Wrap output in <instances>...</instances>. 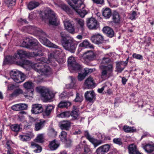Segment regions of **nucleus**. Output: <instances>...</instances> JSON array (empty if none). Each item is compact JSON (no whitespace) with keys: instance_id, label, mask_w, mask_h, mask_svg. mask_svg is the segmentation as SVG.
<instances>
[{"instance_id":"6ab92c4d","label":"nucleus","mask_w":154,"mask_h":154,"mask_svg":"<svg viewBox=\"0 0 154 154\" xmlns=\"http://www.w3.org/2000/svg\"><path fill=\"white\" fill-rule=\"evenodd\" d=\"M110 146L108 144L99 147L96 150L97 154H104L109 150Z\"/></svg>"},{"instance_id":"bf43d9fd","label":"nucleus","mask_w":154,"mask_h":154,"mask_svg":"<svg viewBox=\"0 0 154 154\" xmlns=\"http://www.w3.org/2000/svg\"><path fill=\"white\" fill-rule=\"evenodd\" d=\"M113 141L114 143L119 145L122 144L121 139L119 138L114 139Z\"/></svg>"},{"instance_id":"1a4fd4ad","label":"nucleus","mask_w":154,"mask_h":154,"mask_svg":"<svg viewBox=\"0 0 154 154\" xmlns=\"http://www.w3.org/2000/svg\"><path fill=\"white\" fill-rule=\"evenodd\" d=\"M86 22L87 26L90 29H96L99 26V23L94 18L88 19Z\"/></svg>"},{"instance_id":"a211bd4d","label":"nucleus","mask_w":154,"mask_h":154,"mask_svg":"<svg viewBox=\"0 0 154 154\" xmlns=\"http://www.w3.org/2000/svg\"><path fill=\"white\" fill-rule=\"evenodd\" d=\"M30 53H27L22 50H18L17 51V54L14 56V57L16 59L20 58V60L22 59V58L24 57L30 56L29 55Z\"/></svg>"},{"instance_id":"4d7b16f0","label":"nucleus","mask_w":154,"mask_h":154,"mask_svg":"<svg viewBox=\"0 0 154 154\" xmlns=\"http://www.w3.org/2000/svg\"><path fill=\"white\" fill-rule=\"evenodd\" d=\"M20 110L26 109L27 108V105L25 103H19Z\"/></svg>"},{"instance_id":"5fc2aeb1","label":"nucleus","mask_w":154,"mask_h":154,"mask_svg":"<svg viewBox=\"0 0 154 154\" xmlns=\"http://www.w3.org/2000/svg\"><path fill=\"white\" fill-rule=\"evenodd\" d=\"M86 76V75L84 72L82 74L79 73L78 75V80L79 81H82L85 78Z\"/></svg>"},{"instance_id":"ddd939ff","label":"nucleus","mask_w":154,"mask_h":154,"mask_svg":"<svg viewBox=\"0 0 154 154\" xmlns=\"http://www.w3.org/2000/svg\"><path fill=\"white\" fill-rule=\"evenodd\" d=\"M43 111V109L41 104H35L32 105L31 111L33 114H38L42 113Z\"/></svg>"},{"instance_id":"473e14b6","label":"nucleus","mask_w":154,"mask_h":154,"mask_svg":"<svg viewBox=\"0 0 154 154\" xmlns=\"http://www.w3.org/2000/svg\"><path fill=\"white\" fill-rule=\"evenodd\" d=\"M79 46L80 47H83L85 48H89L91 49H94V48L93 45L91 44L87 40L84 41L82 42L79 45Z\"/></svg>"},{"instance_id":"f257e3e1","label":"nucleus","mask_w":154,"mask_h":154,"mask_svg":"<svg viewBox=\"0 0 154 154\" xmlns=\"http://www.w3.org/2000/svg\"><path fill=\"white\" fill-rule=\"evenodd\" d=\"M41 42L44 45L53 48L59 49L58 50H55L48 55V59L44 57H42L37 59V60L39 61L37 63H32V68L35 71L39 73L40 70L43 65V63H48L52 62L57 61L56 59L59 54L62 51V50L57 45L52 43L48 39L46 38H43L41 39Z\"/></svg>"},{"instance_id":"09e8293b","label":"nucleus","mask_w":154,"mask_h":154,"mask_svg":"<svg viewBox=\"0 0 154 154\" xmlns=\"http://www.w3.org/2000/svg\"><path fill=\"white\" fill-rule=\"evenodd\" d=\"M21 140L23 141H26L29 140L30 137L29 134L21 135L20 136Z\"/></svg>"},{"instance_id":"a18cd8bd","label":"nucleus","mask_w":154,"mask_h":154,"mask_svg":"<svg viewBox=\"0 0 154 154\" xmlns=\"http://www.w3.org/2000/svg\"><path fill=\"white\" fill-rule=\"evenodd\" d=\"M35 141L39 143H42L44 142V134H38L35 140Z\"/></svg>"},{"instance_id":"603ef678","label":"nucleus","mask_w":154,"mask_h":154,"mask_svg":"<svg viewBox=\"0 0 154 154\" xmlns=\"http://www.w3.org/2000/svg\"><path fill=\"white\" fill-rule=\"evenodd\" d=\"M95 70V69H89L88 68H85L84 69V73L86 76L88 74L91 73Z\"/></svg>"},{"instance_id":"20e7f679","label":"nucleus","mask_w":154,"mask_h":154,"mask_svg":"<svg viewBox=\"0 0 154 154\" xmlns=\"http://www.w3.org/2000/svg\"><path fill=\"white\" fill-rule=\"evenodd\" d=\"M68 62L69 69L71 72H73L74 71L80 69L81 66L76 62L74 57L72 56L69 57Z\"/></svg>"},{"instance_id":"4468645a","label":"nucleus","mask_w":154,"mask_h":154,"mask_svg":"<svg viewBox=\"0 0 154 154\" xmlns=\"http://www.w3.org/2000/svg\"><path fill=\"white\" fill-rule=\"evenodd\" d=\"M103 36L99 34H95L91 37V40L92 42L99 44L102 43L103 41Z\"/></svg>"},{"instance_id":"6e6d98bb","label":"nucleus","mask_w":154,"mask_h":154,"mask_svg":"<svg viewBox=\"0 0 154 154\" xmlns=\"http://www.w3.org/2000/svg\"><path fill=\"white\" fill-rule=\"evenodd\" d=\"M132 57L134 58H135L138 60H141L143 59V57L142 55L136 53H134L132 55Z\"/></svg>"},{"instance_id":"cd10ccee","label":"nucleus","mask_w":154,"mask_h":154,"mask_svg":"<svg viewBox=\"0 0 154 154\" xmlns=\"http://www.w3.org/2000/svg\"><path fill=\"white\" fill-rule=\"evenodd\" d=\"M84 54L86 55V58L89 60H93L96 58V54L91 51L85 52Z\"/></svg>"},{"instance_id":"9d476101","label":"nucleus","mask_w":154,"mask_h":154,"mask_svg":"<svg viewBox=\"0 0 154 154\" xmlns=\"http://www.w3.org/2000/svg\"><path fill=\"white\" fill-rule=\"evenodd\" d=\"M40 92L41 96L45 102L50 100L54 97L53 94L51 92L48 90H41Z\"/></svg>"},{"instance_id":"a19ab883","label":"nucleus","mask_w":154,"mask_h":154,"mask_svg":"<svg viewBox=\"0 0 154 154\" xmlns=\"http://www.w3.org/2000/svg\"><path fill=\"white\" fill-rule=\"evenodd\" d=\"M44 122L40 121L36 122L35 124V130L38 131L41 129L44 126Z\"/></svg>"},{"instance_id":"f3484780","label":"nucleus","mask_w":154,"mask_h":154,"mask_svg":"<svg viewBox=\"0 0 154 154\" xmlns=\"http://www.w3.org/2000/svg\"><path fill=\"white\" fill-rule=\"evenodd\" d=\"M85 85L88 89L91 88L95 87L96 85L93 78L91 77H88L84 83Z\"/></svg>"},{"instance_id":"6e6552de","label":"nucleus","mask_w":154,"mask_h":154,"mask_svg":"<svg viewBox=\"0 0 154 154\" xmlns=\"http://www.w3.org/2000/svg\"><path fill=\"white\" fill-rule=\"evenodd\" d=\"M24 87L27 89H30V91L28 92L25 95L26 98L28 97H32L33 95V89L34 86V83L31 81H28L25 82L23 85Z\"/></svg>"},{"instance_id":"423d86ee","label":"nucleus","mask_w":154,"mask_h":154,"mask_svg":"<svg viewBox=\"0 0 154 154\" xmlns=\"http://www.w3.org/2000/svg\"><path fill=\"white\" fill-rule=\"evenodd\" d=\"M47 12L46 16L49 20V24L51 25H57V17L55 13L50 9L47 10Z\"/></svg>"},{"instance_id":"de8ad7c7","label":"nucleus","mask_w":154,"mask_h":154,"mask_svg":"<svg viewBox=\"0 0 154 154\" xmlns=\"http://www.w3.org/2000/svg\"><path fill=\"white\" fill-rule=\"evenodd\" d=\"M75 86V79L71 77V82L69 84L66 85V87L68 88H73Z\"/></svg>"},{"instance_id":"aec40b11","label":"nucleus","mask_w":154,"mask_h":154,"mask_svg":"<svg viewBox=\"0 0 154 154\" xmlns=\"http://www.w3.org/2000/svg\"><path fill=\"white\" fill-rule=\"evenodd\" d=\"M40 70L39 73L42 75H48L52 73V70L50 67L48 65H44Z\"/></svg>"},{"instance_id":"bb28decb","label":"nucleus","mask_w":154,"mask_h":154,"mask_svg":"<svg viewBox=\"0 0 154 154\" xmlns=\"http://www.w3.org/2000/svg\"><path fill=\"white\" fill-rule=\"evenodd\" d=\"M103 32L106 34L109 37H112L114 35V32L113 30L109 27H105L103 28Z\"/></svg>"},{"instance_id":"4be33fe9","label":"nucleus","mask_w":154,"mask_h":154,"mask_svg":"<svg viewBox=\"0 0 154 154\" xmlns=\"http://www.w3.org/2000/svg\"><path fill=\"white\" fill-rule=\"evenodd\" d=\"M70 126L71 122L69 121H63L59 124V127L62 130L68 131Z\"/></svg>"},{"instance_id":"13d9d810","label":"nucleus","mask_w":154,"mask_h":154,"mask_svg":"<svg viewBox=\"0 0 154 154\" xmlns=\"http://www.w3.org/2000/svg\"><path fill=\"white\" fill-rule=\"evenodd\" d=\"M11 109L15 111L20 110V104H17L12 106H11Z\"/></svg>"},{"instance_id":"c85d7f7f","label":"nucleus","mask_w":154,"mask_h":154,"mask_svg":"<svg viewBox=\"0 0 154 154\" xmlns=\"http://www.w3.org/2000/svg\"><path fill=\"white\" fill-rule=\"evenodd\" d=\"M75 21L77 26L79 27L78 28L82 31L83 30L85 26L84 20L81 19L77 18L75 19Z\"/></svg>"},{"instance_id":"37998d69","label":"nucleus","mask_w":154,"mask_h":154,"mask_svg":"<svg viewBox=\"0 0 154 154\" xmlns=\"http://www.w3.org/2000/svg\"><path fill=\"white\" fill-rule=\"evenodd\" d=\"M133 127H131L127 125H125L123 128L124 131L127 133L133 132L136 131Z\"/></svg>"},{"instance_id":"3c124183","label":"nucleus","mask_w":154,"mask_h":154,"mask_svg":"<svg viewBox=\"0 0 154 154\" xmlns=\"http://www.w3.org/2000/svg\"><path fill=\"white\" fill-rule=\"evenodd\" d=\"M74 101L76 102H81L82 101V97L79 93H77L76 94V97Z\"/></svg>"},{"instance_id":"e433bc0d","label":"nucleus","mask_w":154,"mask_h":154,"mask_svg":"<svg viewBox=\"0 0 154 154\" xmlns=\"http://www.w3.org/2000/svg\"><path fill=\"white\" fill-rule=\"evenodd\" d=\"M59 146L58 142L55 140L51 141L49 144V146L51 150H54L56 149Z\"/></svg>"},{"instance_id":"e2e57ef3","label":"nucleus","mask_w":154,"mask_h":154,"mask_svg":"<svg viewBox=\"0 0 154 154\" xmlns=\"http://www.w3.org/2000/svg\"><path fill=\"white\" fill-rule=\"evenodd\" d=\"M84 152H89L90 151V149L88 146L86 144L84 145Z\"/></svg>"},{"instance_id":"79ce46f5","label":"nucleus","mask_w":154,"mask_h":154,"mask_svg":"<svg viewBox=\"0 0 154 154\" xmlns=\"http://www.w3.org/2000/svg\"><path fill=\"white\" fill-rule=\"evenodd\" d=\"M60 34L61 37V43L70 37L66 34L65 32H60Z\"/></svg>"},{"instance_id":"f03ea898","label":"nucleus","mask_w":154,"mask_h":154,"mask_svg":"<svg viewBox=\"0 0 154 154\" xmlns=\"http://www.w3.org/2000/svg\"><path fill=\"white\" fill-rule=\"evenodd\" d=\"M61 43L66 50L72 53L75 52L76 47V44L72 38L70 37L69 38Z\"/></svg>"},{"instance_id":"393cba45","label":"nucleus","mask_w":154,"mask_h":154,"mask_svg":"<svg viewBox=\"0 0 154 154\" xmlns=\"http://www.w3.org/2000/svg\"><path fill=\"white\" fill-rule=\"evenodd\" d=\"M29 43L31 45H33L34 42H33V40L30 39L29 38H24L21 43V46L23 47L27 48L29 46Z\"/></svg>"},{"instance_id":"c756f323","label":"nucleus","mask_w":154,"mask_h":154,"mask_svg":"<svg viewBox=\"0 0 154 154\" xmlns=\"http://www.w3.org/2000/svg\"><path fill=\"white\" fill-rule=\"evenodd\" d=\"M54 108V106L52 105H48L46 106L45 109L43 113V115L47 116H49Z\"/></svg>"},{"instance_id":"7ed1b4c3","label":"nucleus","mask_w":154,"mask_h":154,"mask_svg":"<svg viewBox=\"0 0 154 154\" xmlns=\"http://www.w3.org/2000/svg\"><path fill=\"white\" fill-rule=\"evenodd\" d=\"M11 78L17 83H20L25 79L24 75L18 71H12L10 73Z\"/></svg>"},{"instance_id":"58836bf2","label":"nucleus","mask_w":154,"mask_h":154,"mask_svg":"<svg viewBox=\"0 0 154 154\" xmlns=\"http://www.w3.org/2000/svg\"><path fill=\"white\" fill-rule=\"evenodd\" d=\"M143 149L147 152H151L154 151V144H147L143 147Z\"/></svg>"},{"instance_id":"412c9836","label":"nucleus","mask_w":154,"mask_h":154,"mask_svg":"<svg viewBox=\"0 0 154 154\" xmlns=\"http://www.w3.org/2000/svg\"><path fill=\"white\" fill-rule=\"evenodd\" d=\"M55 4L57 7L65 11L67 14H72V11L71 10L67 5L63 2H61L58 3H55Z\"/></svg>"},{"instance_id":"4c0bfd02","label":"nucleus","mask_w":154,"mask_h":154,"mask_svg":"<svg viewBox=\"0 0 154 154\" xmlns=\"http://www.w3.org/2000/svg\"><path fill=\"white\" fill-rule=\"evenodd\" d=\"M112 19L114 22L119 23L120 21V17L119 13L115 11L112 14Z\"/></svg>"},{"instance_id":"5701e85b","label":"nucleus","mask_w":154,"mask_h":154,"mask_svg":"<svg viewBox=\"0 0 154 154\" xmlns=\"http://www.w3.org/2000/svg\"><path fill=\"white\" fill-rule=\"evenodd\" d=\"M85 7V6L83 8H82L80 5H79V7L76 6L75 8L74 9L81 17H84L87 14L86 11L84 9Z\"/></svg>"},{"instance_id":"a878e982","label":"nucleus","mask_w":154,"mask_h":154,"mask_svg":"<svg viewBox=\"0 0 154 154\" xmlns=\"http://www.w3.org/2000/svg\"><path fill=\"white\" fill-rule=\"evenodd\" d=\"M15 64L17 65L23 66L25 65H29L32 66V63L30 61L26 60L21 59L15 62Z\"/></svg>"},{"instance_id":"8fccbe9b","label":"nucleus","mask_w":154,"mask_h":154,"mask_svg":"<svg viewBox=\"0 0 154 154\" xmlns=\"http://www.w3.org/2000/svg\"><path fill=\"white\" fill-rule=\"evenodd\" d=\"M71 116L72 117L73 119H75L79 115V111H72L70 113Z\"/></svg>"},{"instance_id":"72a5a7b5","label":"nucleus","mask_w":154,"mask_h":154,"mask_svg":"<svg viewBox=\"0 0 154 154\" xmlns=\"http://www.w3.org/2000/svg\"><path fill=\"white\" fill-rule=\"evenodd\" d=\"M74 5L72 6V8L74 9L75 8L76 6L79 7L80 5L82 8H83L85 6V5L83 4V2L81 0H71Z\"/></svg>"},{"instance_id":"ea45409f","label":"nucleus","mask_w":154,"mask_h":154,"mask_svg":"<svg viewBox=\"0 0 154 154\" xmlns=\"http://www.w3.org/2000/svg\"><path fill=\"white\" fill-rule=\"evenodd\" d=\"M111 10L108 8H105L103 12V15L106 19L109 18L111 15Z\"/></svg>"},{"instance_id":"39448f33","label":"nucleus","mask_w":154,"mask_h":154,"mask_svg":"<svg viewBox=\"0 0 154 154\" xmlns=\"http://www.w3.org/2000/svg\"><path fill=\"white\" fill-rule=\"evenodd\" d=\"M33 42H34V45H32L35 46V49L38 51L37 52H34L29 53L30 56L34 57L37 56H42L43 54L42 52L43 51V48L36 39H33Z\"/></svg>"},{"instance_id":"052dcab7","label":"nucleus","mask_w":154,"mask_h":154,"mask_svg":"<svg viewBox=\"0 0 154 154\" xmlns=\"http://www.w3.org/2000/svg\"><path fill=\"white\" fill-rule=\"evenodd\" d=\"M60 115L62 117H68L69 116L70 113L69 111H66L62 113Z\"/></svg>"},{"instance_id":"f8f14e48","label":"nucleus","mask_w":154,"mask_h":154,"mask_svg":"<svg viewBox=\"0 0 154 154\" xmlns=\"http://www.w3.org/2000/svg\"><path fill=\"white\" fill-rule=\"evenodd\" d=\"M129 59L128 57L126 60L124 62L121 61L116 62V70L119 73H121L124 69L125 67L127 66Z\"/></svg>"},{"instance_id":"338daca9","label":"nucleus","mask_w":154,"mask_h":154,"mask_svg":"<svg viewBox=\"0 0 154 154\" xmlns=\"http://www.w3.org/2000/svg\"><path fill=\"white\" fill-rule=\"evenodd\" d=\"M137 15L136 12L135 11H133L131 14L130 18L132 19H134L135 18L136 16Z\"/></svg>"},{"instance_id":"2eb2a0df","label":"nucleus","mask_w":154,"mask_h":154,"mask_svg":"<svg viewBox=\"0 0 154 154\" xmlns=\"http://www.w3.org/2000/svg\"><path fill=\"white\" fill-rule=\"evenodd\" d=\"M28 29L31 32L33 33V34L42 37V35L45 34V33L42 29L34 26H30L29 27Z\"/></svg>"},{"instance_id":"c9c22d12","label":"nucleus","mask_w":154,"mask_h":154,"mask_svg":"<svg viewBox=\"0 0 154 154\" xmlns=\"http://www.w3.org/2000/svg\"><path fill=\"white\" fill-rule=\"evenodd\" d=\"M23 93V91L20 88H18L14 90L13 92L10 95V97H16L20 94H22Z\"/></svg>"},{"instance_id":"7c9ffc66","label":"nucleus","mask_w":154,"mask_h":154,"mask_svg":"<svg viewBox=\"0 0 154 154\" xmlns=\"http://www.w3.org/2000/svg\"><path fill=\"white\" fill-rule=\"evenodd\" d=\"M30 147L34 149L33 151L35 152L39 153L42 151V148L41 146L35 143L32 142Z\"/></svg>"},{"instance_id":"49530a36","label":"nucleus","mask_w":154,"mask_h":154,"mask_svg":"<svg viewBox=\"0 0 154 154\" xmlns=\"http://www.w3.org/2000/svg\"><path fill=\"white\" fill-rule=\"evenodd\" d=\"M67 133L64 131H62L59 135L61 140L63 142H66V141Z\"/></svg>"},{"instance_id":"774afa93","label":"nucleus","mask_w":154,"mask_h":154,"mask_svg":"<svg viewBox=\"0 0 154 154\" xmlns=\"http://www.w3.org/2000/svg\"><path fill=\"white\" fill-rule=\"evenodd\" d=\"M122 84L125 85L127 81V79L125 77H123L122 78Z\"/></svg>"},{"instance_id":"b1692460","label":"nucleus","mask_w":154,"mask_h":154,"mask_svg":"<svg viewBox=\"0 0 154 154\" xmlns=\"http://www.w3.org/2000/svg\"><path fill=\"white\" fill-rule=\"evenodd\" d=\"M85 96L87 101L91 102L95 96V94L93 91H87L85 93Z\"/></svg>"},{"instance_id":"2f4dec72","label":"nucleus","mask_w":154,"mask_h":154,"mask_svg":"<svg viewBox=\"0 0 154 154\" xmlns=\"http://www.w3.org/2000/svg\"><path fill=\"white\" fill-rule=\"evenodd\" d=\"M39 5L38 2L35 1H31L27 5V8L29 10H31L38 6Z\"/></svg>"},{"instance_id":"f704fd0d","label":"nucleus","mask_w":154,"mask_h":154,"mask_svg":"<svg viewBox=\"0 0 154 154\" xmlns=\"http://www.w3.org/2000/svg\"><path fill=\"white\" fill-rule=\"evenodd\" d=\"M71 105V103L68 101H62L60 102L58 105L59 108L63 109L66 108V109Z\"/></svg>"},{"instance_id":"c03bdc74","label":"nucleus","mask_w":154,"mask_h":154,"mask_svg":"<svg viewBox=\"0 0 154 154\" xmlns=\"http://www.w3.org/2000/svg\"><path fill=\"white\" fill-rule=\"evenodd\" d=\"M20 125L17 124H13L11 125L10 128L13 131L15 132H18L20 129Z\"/></svg>"},{"instance_id":"680f3d73","label":"nucleus","mask_w":154,"mask_h":154,"mask_svg":"<svg viewBox=\"0 0 154 154\" xmlns=\"http://www.w3.org/2000/svg\"><path fill=\"white\" fill-rule=\"evenodd\" d=\"M110 61V60L109 58L104 57L103 58L102 63L103 64H108Z\"/></svg>"},{"instance_id":"0eeeda50","label":"nucleus","mask_w":154,"mask_h":154,"mask_svg":"<svg viewBox=\"0 0 154 154\" xmlns=\"http://www.w3.org/2000/svg\"><path fill=\"white\" fill-rule=\"evenodd\" d=\"M99 67L101 70V76L102 78L106 77L108 72H111L113 71V66L112 64L107 66L101 64L100 66Z\"/></svg>"},{"instance_id":"0e129e2a","label":"nucleus","mask_w":154,"mask_h":154,"mask_svg":"<svg viewBox=\"0 0 154 154\" xmlns=\"http://www.w3.org/2000/svg\"><path fill=\"white\" fill-rule=\"evenodd\" d=\"M94 3L97 4H102L103 2V0H91Z\"/></svg>"},{"instance_id":"9b49d317","label":"nucleus","mask_w":154,"mask_h":154,"mask_svg":"<svg viewBox=\"0 0 154 154\" xmlns=\"http://www.w3.org/2000/svg\"><path fill=\"white\" fill-rule=\"evenodd\" d=\"M84 135L87 139L94 145L95 147H96L102 143V141L100 140H97L92 137L87 131H85Z\"/></svg>"},{"instance_id":"69168bd1","label":"nucleus","mask_w":154,"mask_h":154,"mask_svg":"<svg viewBox=\"0 0 154 154\" xmlns=\"http://www.w3.org/2000/svg\"><path fill=\"white\" fill-rule=\"evenodd\" d=\"M15 87V86L14 85L11 84L8 85V89L7 90H13Z\"/></svg>"},{"instance_id":"864d4df0","label":"nucleus","mask_w":154,"mask_h":154,"mask_svg":"<svg viewBox=\"0 0 154 154\" xmlns=\"http://www.w3.org/2000/svg\"><path fill=\"white\" fill-rule=\"evenodd\" d=\"M16 0H6V2L8 5V7L14 5L15 4Z\"/></svg>"},{"instance_id":"dca6fc26","label":"nucleus","mask_w":154,"mask_h":154,"mask_svg":"<svg viewBox=\"0 0 154 154\" xmlns=\"http://www.w3.org/2000/svg\"><path fill=\"white\" fill-rule=\"evenodd\" d=\"M64 23L65 29L67 31L71 33L75 32V26L73 23L69 20L64 21Z\"/></svg>"}]
</instances>
